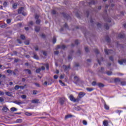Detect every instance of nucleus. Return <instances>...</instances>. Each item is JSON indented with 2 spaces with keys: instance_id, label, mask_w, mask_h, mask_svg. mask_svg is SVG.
Returning a JSON list of instances; mask_svg holds the SVG:
<instances>
[{
  "instance_id": "obj_1",
  "label": "nucleus",
  "mask_w": 126,
  "mask_h": 126,
  "mask_svg": "<svg viewBox=\"0 0 126 126\" xmlns=\"http://www.w3.org/2000/svg\"><path fill=\"white\" fill-rule=\"evenodd\" d=\"M80 79H79V77H78V76H75L74 77V83H75L76 84H78V83H79V81H80Z\"/></svg>"
},
{
  "instance_id": "obj_2",
  "label": "nucleus",
  "mask_w": 126,
  "mask_h": 126,
  "mask_svg": "<svg viewBox=\"0 0 126 126\" xmlns=\"http://www.w3.org/2000/svg\"><path fill=\"white\" fill-rule=\"evenodd\" d=\"M104 52L106 55H110V54H113V53L114 52L113 50H107L106 49H105Z\"/></svg>"
},
{
  "instance_id": "obj_3",
  "label": "nucleus",
  "mask_w": 126,
  "mask_h": 126,
  "mask_svg": "<svg viewBox=\"0 0 126 126\" xmlns=\"http://www.w3.org/2000/svg\"><path fill=\"white\" fill-rule=\"evenodd\" d=\"M84 96H85V93L82 92L79 93V94H78V97L80 99H81V98H82L83 97H84Z\"/></svg>"
},
{
  "instance_id": "obj_4",
  "label": "nucleus",
  "mask_w": 126,
  "mask_h": 126,
  "mask_svg": "<svg viewBox=\"0 0 126 126\" xmlns=\"http://www.w3.org/2000/svg\"><path fill=\"white\" fill-rule=\"evenodd\" d=\"M118 62L120 64H124V63H126V59H122V60H119Z\"/></svg>"
},
{
  "instance_id": "obj_5",
  "label": "nucleus",
  "mask_w": 126,
  "mask_h": 126,
  "mask_svg": "<svg viewBox=\"0 0 126 126\" xmlns=\"http://www.w3.org/2000/svg\"><path fill=\"white\" fill-rule=\"evenodd\" d=\"M66 47L64 45L57 46V49H65Z\"/></svg>"
},
{
  "instance_id": "obj_6",
  "label": "nucleus",
  "mask_w": 126,
  "mask_h": 126,
  "mask_svg": "<svg viewBox=\"0 0 126 126\" xmlns=\"http://www.w3.org/2000/svg\"><path fill=\"white\" fill-rule=\"evenodd\" d=\"M24 8L23 7H21L20 9L18 10V13L19 14H21L24 12Z\"/></svg>"
},
{
  "instance_id": "obj_7",
  "label": "nucleus",
  "mask_w": 126,
  "mask_h": 126,
  "mask_svg": "<svg viewBox=\"0 0 126 126\" xmlns=\"http://www.w3.org/2000/svg\"><path fill=\"white\" fill-rule=\"evenodd\" d=\"M13 103H14L15 104H17V105H21V104H23V102L21 101H14L13 102Z\"/></svg>"
},
{
  "instance_id": "obj_8",
  "label": "nucleus",
  "mask_w": 126,
  "mask_h": 126,
  "mask_svg": "<svg viewBox=\"0 0 126 126\" xmlns=\"http://www.w3.org/2000/svg\"><path fill=\"white\" fill-rule=\"evenodd\" d=\"M60 103L61 105H63L64 103V98H60Z\"/></svg>"
},
{
  "instance_id": "obj_9",
  "label": "nucleus",
  "mask_w": 126,
  "mask_h": 126,
  "mask_svg": "<svg viewBox=\"0 0 126 126\" xmlns=\"http://www.w3.org/2000/svg\"><path fill=\"white\" fill-rule=\"evenodd\" d=\"M70 101H71L72 102H74V100L75 99V98H74V96H73V95L72 94H71L69 97Z\"/></svg>"
},
{
  "instance_id": "obj_10",
  "label": "nucleus",
  "mask_w": 126,
  "mask_h": 126,
  "mask_svg": "<svg viewBox=\"0 0 126 126\" xmlns=\"http://www.w3.org/2000/svg\"><path fill=\"white\" fill-rule=\"evenodd\" d=\"M103 125L104 126H109V123L108 121L105 120L103 122Z\"/></svg>"
},
{
  "instance_id": "obj_11",
  "label": "nucleus",
  "mask_w": 126,
  "mask_h": 126,
  "mask_svg": "<svg viewBox=\"0 0 126 126\" xmlns=\"http://www.w3.org/2000/svg\"><path fill=\"white\" fill-rule=\"evenodd\" d=\"M97 86H98V87H99V88H103V87H104V86H105V85H104V84H103L101 83H98L97 84Z\"/></svg>"
},
{
  "instance_id": "obj_12",
  "label": "nucleus",
  "mask_w": 126,
  "mask_h": 126,
  "mask_svg": "<svg viewBox=\"0 0 126 126\" xmlns=\"http://www.w3.org/2000/svg\"><path fill=\"white\" fill-rule=\"evenodd\" d=\"M5 94L7 95V96H12V93L10 92H5Z\"/></svg>"
},
{
  "instance_id": "obj_13",
  "label": "nucleus",
  "mask_w": 126,
  "mask_h": 126,
  "mask_svg": "<svg viewBox=\"0 0 126 126\" xmlns=\"http://www.w3.org/2000/svg\"><path fill=\"white\" fill-rule=\"evenodd\" d=\"M97 3V1L92 0L90 2H89V4H95V3Z\"/></svg>"
},
{
  "instance_id": "obj_14",
  "label": "nucleus",
  "mask_w": 126,
  "mask_h": 126,
  "mask_svg": "<svg viewBox=\"0 0 126 126\" xmlns=\"http://www.w3.org/2000/svg\"><path fill=\"white\" fill-rule=\"evenodd\" d=\"M63 67L65 69V70H68V69H69L70 66L69 65H68V66L63 65Z\"/></svg>"
},
{
  "instance_id": "obj_15",
  "label": "nucleus",
  "mask_w": 126,
  "mask_h": 126,
  "mask_svg": "<svg viewBox=\"0 0 126 126\" xmlns=\"http://www.w3.org/2000/svg\"><path fill=\"white\" fill-rule=\"evenodd\" d=\"M104 107L105 110H109V109H110V107H109V106H108L106 103H104Z\"/></svg>"
},
{
  "instance_id": "obj_16",
  "label": "nucleus",
  "mask_w": 126,
  "mask_h": 126,
  "mask_svg": "<svg viewBox=\"0 0 126 126\" xmlns=\"http://www.w3.org/2000/svg\"><path fill=\"white\" fill-rule=\"evenodd\" d=\"M39 102V100L38 99H33L32 100V102L33 103V104H36Z\"/></svg>"
},
{
  "instance_id": "obj_17",
  "label": "nucleus",
  "mask_w": 126,
  "mask_h": 126,
  "mask_svg": "<svg viewBox=\"0 0 126 126\" xmlns=\"http://www.w3.org/2000/svg\"><path fill=\"white\" fill-rule=\"evenodd\" d=\"M86 90H87V91H89V92H91V91H93L94 89L92 88H87Z\"/></svg>"
},
{
  "instance_id": "obj_18",
  "label": "nucleus",
  "mask_w": 126,
  "mask_h": 126,
  "mask_svg": "<svg viewBox=\"0 0 126 126\" xmlns=\"http://www.w3.org/2000/svg\"><path fill=\"white\" fill-rule=\"evenodd\" d=\"M2 111H4V112H7L8 111V108L6 106H4L2 108Z\"/></svg>"
},
{
  "instance_id": "obj_19",
  "label": "nucleus",
  "mask_w": 126,
  "mask_h": 126,
  "mask_svg": "<svg viewBox=\"0 0 126 126\" xmlns=\"http://www.w3.org/2000/svg\"><path fill=\"white\" fill-rule=\"evenodd\" d=\"M16 123H17L18 124H20V123H22V119H17L16 121Z\"/></svg>"
},
{
  "instance_id": "obj_20",
  "label": "nucleus",
  "mask_w": 126,
  "mask_h": 126,
  "mask_svg": "<svg viewBox=\"0 0 126 126\" xmlns=\"http://www.w3.org/2000/svg\"><path fill=\"white\" fill-rule=\"evenodd\" d=\"M33 58L35 59V60H39V57L37 56V54L35 53L33 54Z\"/></svg>"
},
{
  "instance_id": "obj_21",
  "label": "nucleus",
  "mask_w": 126,
  "mask_h": 126,
  "mask_svg": "<svg viewBox=\"0 0 126 126\" xmlns=\"http://www.w3.org/2000/svg\"><path fill=\"white\" fill-rule=\"evenodd\" d=\"M35 31H36V32H39V31H40V27H35Z\"/></svg>"
},
{
  "instance_id": "obj_22",
  "label": "nucleus",
  "mask_w": 126,
  "mask_h": 126,
  "mask_svg": "<svg viewBox=\"0 0 126 126\" xmlns=\"http://www.w3.org/2000/svg\"><path fill=\"white\" fill-rule=\"evenodd\" d=\"M118 37L119 38H124V37H125V34H122V33H120L118 35Z\"/></svg>"
},
{
  "instance_id": "obj_23",
  "label": "nucleus",
  "mask_w": 126,
  "mask_h": 126,
  "mask_svg": "<svg viewBox=\"0 0 126 126\" xmlns=\"http://www.w3.org/2000/svg\"><path fill=\"white\" fill-rule=\"evenodd\" d=\"M11 112H15V111H17V109H16L15 107H12L11 108Z\"/></svg>"
},
{
  "instance_id": "obj_24",
  "label": "nucleus",
  "mask_w": 126,
  "mask_h": 126,
  "mask_svg": "<svg viewBox=\"0 0 126 126\" xmlns=\"http://www.w3.org/2000/svg\"><path fill=\"white\" fill-rule=\"evenodd\" d=\"M25 114L26 116H28V117L32 116V114L29 112H26Z\"/></svg>"
},
{
  "instance_id": "obj_25",
  "label": "nucleus",
  "mask_w": 126,
  "mask_h": 126,
  "mask_svg": "<svg viewBox=\"0 0 126 126\" xmlns=\"http://www.w3.org/2000/svg\"><path fill=\"white\" fill-rule=\"evenodd\" d=\"M56 42H57V38L54 36L53 39V44H56Z\"/></svg>"
},
{
  "instance_id": "obj_26",
  "label": "nucleus",
  "mask_w": 126,
  "mask_h": 126,
  "mask_svg": "<svg viewBox=\"0 0 126 126\" xmlns=\"http://www.w3.org/2000/svg\"><path fill=\"white\" fill-rule=\"evenodd\" d=\"M80 100V98L78 97L77 98H75L74 102H79Z\"/></svg>"
},
{
  "instance_id": "obj_27",
  "label": "nucleus",
  "mask_w": 126,
  "mask_h": 126,
  "mask_svg": "<svg viewBox=\"0 0 126 126\" xmlns=\"http://www.w3.org/2000/svg\"><path fill=\"white\" fill-rule=\"evenodd\" d=\"M72 116L71 115H67L65 117V119H68L69 118H71Z\"/></svg>"
},
{
  "instance_id": "obj_28",
  "label": "nucleus",
  "mask_w": 126,
  "mask_h": 126,
  "mask_svg": "<svg viewBox=\"0 0 126 126\" xmlns=\"http://www.w3.org/2000/svg\"><path fill=\"white\" fill-rule=\"evenodd\" d=\"M59 82L61 84V85L62 86H65V85L64 84V83H63V81H62V80H59Z\"/></svg>"
},
{
  "instance_id": "obj_29",
  "label": "nucleus",
  "mask_w": 126,
  "mask_h": 126,
  "mask_svg": "<svg viewBox=\"0 0 126 126\" xmlns=\"http://www.w3.org/2000/svg\"><path fill=\"white\" fill-rule=\"evenodd\" d=\"M106 74L107 75H112V72L108 71L107 72H106Z\"/></svg>"
},
{
  "instance_id": "obj_30",
  "label": "nucleus",
  "mask_w": 126,
  "mask_h": 126,
  "mask_svg": "<svg viewBox=\"0 0 126 126\" xmlns=\"http://www.w3.org/2000/svg\"><path fill=\"white\" fill-rule=\"evenodd\" d=\"M20 38L21 39H22V40H24V39H25V36H24V35L22 34L20 36Z\"/></svg>"
},
{
  "instance_id": "obj_31",
  "label": "nucleus",
  "mask_w": 126,
  "mask_h": 126,
  "mask_svg": "<svg viewBox=\"0 0 126 126\" xmlns=\"http://www.w3.org/2000/svg\"><path fill=\"white\" fill-rule=\"evenodd\" d=\"M14 89H15V90H18V89H19V86H18V85L15 86Z\"/></svg>"
},
{
  "instance_id": "obj_32",
  "label": "nucleus",
  "mask_w": 126,
  "mask_h": 126,
  "mask_svg": "<svg viewBox=\"0 0 126 126\" xmlns=\"http://www.w3.org/2000/svg\"><path fill=\"white\" fill-rule=\"evenodd\" d=\"M106 21H107V22H111V19H110V18L107 17L106 19H105Z\"/></svg>"
},
{
  "instance_id": "obj_33",
  "label": "nucleus",
  "mask_w": 126,
  "mask_h": 126,
  "mask_svg": "<svg viewBox=\"0 0 126 126\" xmlns=\"http://www.w3.org/2000/svg\"><path fill=\"white\" fill-rule=\"evenodd\" d=\"M25 71H27L29 74H31V71L29 69L25 70Z\"/></svg>"
},
{
  "instance_id": "obj_34",
  "label": "nucleus",
  "mask_w": 126,
  "mask_h": 126,
  "mask_svg": "<svg viewBox=\"0 0 126 126\" xmlns=\"http://www.w3.org/2000/svg\"><path fill=\"white\" fill-rule=\"evenodd\" d=\"M6 22H7V24H9V23H10V22H11V20H10V19H8L6 20Z\"/></svg>"
},
{
  "instance_id": "obj_35",
  "label": "nucleus",
  "mask_w": 126,
  "mask_h": 126,
  "mask_svg": "<svg viewBox=\"0 0 126 126\" xmlns=\"http://www.w3.org/2000/svg\"><path fill=\"white\" fill-rule=\"evenodd\" d=\"M40 22H41V21L39 19H37L36 21V24H40Z\"/></svg>"
},
{
  "instance_id": "obj_36",
  "label": "nucleus",
  "mask_w": 126,
  "mask_h": 126,
  "mask_svg": "<svg viewBox=\"0 0 126 126\" xmlns=\"http://www.w3.org/2000/svg\"><path fill=\"white\" fill-rule=\"evenodd\" d=\"M104 27L106 28V29H107V30H109V27L108 24L105 25Z\"/></svg>"
},
{
  "instance_id": "obj_37",
  "label": "nucleus",
  "mask_w": 126,
  "mask_h": 126,
  "mask_svg": "<svg viewBox=\"0 0 126 126\" xmlns=\"http://www.w3.org/2000/svg\"><path fill=\"white\" fill-rule=\"evenodd\" d=\"M83 124L84 125V126H87V122L85 120H84L83 121Z\"/></svg>"
},
{
  "instance_id": "obj_38",
  "label": "nucleus",
  "mask_w": 126,
  "mask_h": 126,
  "mask_svg": "<svg viewBox=\"0 0 126 126\" xmlns=\"http://www.w3.org/2000/svg\"><path fill=\"white\" fill-rule=\"evenodd\" d=\"M41 71V68H38L36 70V72L39 73Z\"/></svg>"
},
{
  "instance_id": "obj_39",
  "label": "nucleus",
  "mask_w": 126,
  "mask_h": 126,
  "mask_svg": "<svg viewBox=\"0 0 126 126\" xmlns=\"http://www.w3.org/2000/svg\"><path fill=\"white\" fill-rule=\"evenodd\" d=\"M92 84L93 86H95V85H97V83H96L95 81H94L92 82Z\"/></svg>"
},
{
  "instance_id": "obj_40",
  "label": "nucleus",
  "mask_w": 126,
  "mask_h": 126,
  "mask_svg": "<svg viewBox=\"0 0 126 126\" xmlns=\"http://www.w3.org/2000/svg\"><path fill=\"white\" fill-rule=\"evenodd\" d=\"M17 7V4L16 3H14L13 4V8H16Z\"/></svg>"
},
{
  "instance_id": "obj_41",
  "label": "nucleus",
  "mask_w": 126,
  "mask_h": 126,
  "mask_svg": "<svg viewBox=\"0 0 126 126\" xmlns=\"http://www.w3.org/2000/svg\"><path fill=\"white\" fill-rule=\"evenodd\" d=\"M120 79L119 78H117L116 79H115V82H119V81H120Z\"/></svg>"
},
{
  "instance_id": "obj_42",
  "label": "nucleus",
  "mask_w": 126,
  "mask_h": 126,
  "mask_svg": "<svg viewBox=\"0 0 126 126\" xmlns=\"http://www.w3.org/2000/svg\"><path fill=\"white\" fill-rule=\"evenodd\" d=\"M26 86V85H25V86H19V88H20V89H24V87H25Z\"/></svg>"
},
{
  "instance_id": "obj_43",
  "label": "nucleus",
  "mask_w": 126,
  "mask_h": 126,
  "mask_svg": "<svg viewBox=\"0 0 126 126\" xmlns=\"http://www.w3.org/2000/svg\"><path fill=\"white\" fill-rule=\"evenodd\" d=\"M21 98L22 99H26V95H24V94H23L21 96Z\"/></svg>"
},
{
  "instance_id": "obj_44",
  "label": "nucleus",
  "mask_w": 126,
  "mask_h": 126,
  "mask_svg": "<svg viewBox=\"0 0 126 126\" xmlns=\"http://www.w3.org/2000/svg\"><path fill=\"white\" fill-rule=\"evenodd\" d=\"M0 95L3 96V95H4V93L1 91H0Z\"/></svg>"
},
{
  "instance_id": "obj_45",
  "label": "nucleus",
  "mask_w": 126,
  "mask_h": 126,
  "mask_svg": "<svg viewBox=\"0 0 126 126\" xmlns=\"http://www.w3.org/2000/svg\"><path fill=\"white\" fill-rule=\"evenodd\" d=\"M25 45H29V40H27L25 42Z\"/></svg>"
},
{
  "instance_id": "obj_46",
  "label": "nucleus",
  "mask_w": 126,
  "mask_h": 126,
  "mask_svg": "<svg viewBox=\"0 0 126 126\" xmlns=\"http://www.w3.org/2000/svg\"><path fill=\"white\" fill-rule=\"evenodd\" d=\"M32 93L33 95H36L37 94V91H35V90L33 91Z\"/></svg>"
},
{
  "instance_id": "obj_47",
  "label": "nucleus",
  "mask_w": 126,
  "mask_h": 126,
  "mask_svg": "<svg viewBox=\"0 0 126 126\" xmlns=\"http://www.w3.org/2000/svg\"><path fill=\"white\" fill-rule=\"evenodd\" d=\"M106 41H107V42H110V38L109 37V36L106 37Z\"/></svg>"
},
{
  "instance_id": "obj_48",
  "label": "nucleus",
  "mask_w": 126,
  "mask_h": 126,
  "mask_svg": "<svg viewBox=\"0 0 126 126\" xmlns=\"http://www.w3.org/2000/svg\"><path fill=\"white\" fill-rule=\"evenodd\" d=\"M7 73H11L12 72V71L9 69L7 70Z\"/></svg>"
},
{
  "instance_id": "obj_49",
  "label": "nucleus",
  "mask_w": 126,
  "mask_h": 126,
  "mask_svg": "<svg viewBox=\"0 0 126 126\" xmlns=\"http://www.w3.org/2000/svg\"><path fill=\"white\" fill-rule=\"evenodd\" d=\"M45 66L46 67V69H47V70H48V69H49V64H46Z\"/></svg>"
},
{
  "instance_id": "obj_50",
  "label": "nucleus",
  "mask_w": 126,
  "mask_h": 126,
  "mask_svg": "<svg viewBox=\"0 0 126 126\" xmlns=\"http://www.w3.org/2000/svg\"><path fill=\"white\" fill-rule=\"evenodd\" d=\"M121 85H123V86H124V85H126V82H121Z\"/></svg>"
},
{
  "instance_id": "obj_51",
  "label": "nucleus",
  "mask_w": 126,
  "mask_h": 126,
  "mask_svg": "<svg viewBox=\"0 0 126 126\" xmlns=\"http://www.w3.org/2000/svg\"><path fill=\"white\" fill-rule=\"evenodd\" d=\"M22 14L23 15H24V16H25L26 15H27V13H26V12H23L22 13Z\"/></svg>"
},
{
  "instance_id": "obj_52",
  "label": "nucleus",
  "mask_w": 126,
  "mask_h": 126,
  "mask_svg": "<svg viewBox=\"0 0 126 126\" xmlns=\"http://www.w3.org/2000/svg\"><path fill=\"white\" fill-rule=\"evenodd\" d=\"M4 101V99H3V98L0 97V102H3Z\"/></svg>"
},
{
  "instance_id": "obj_53",
  "label": "nucleus",
  "mask_w": 126,
  "mask_h": 126,
  "mask_svg": "<svg viewBox=\"0 0 126 126\" xmlns=\"http://www.w3.org/2000/svg\"><path fill=\"white\" fill-rule=\"evenodd\" d=\"M3 5L4 6H6L7 5V2H6V1L4 2Z\"/></svg>"
},
{
  "instance_id": "obj_54",
  "label": "nucleus",
  "mask_w": 126,
  "mask_h": 126,
  "mask_svg": "<svg viewBox=\"0 0 126 126\" xmlns=\"http://www.w3.org/2000/svg\"><path fill=\"white\" fill-rule=\"evenodd\" d=\"M35 19H36V20H38V19L39 18V15H36L35 16Z\"/></svg>"
},
{
  "instance_id": "obj_55",
  "label": "nucleus",
  "mask_w": 126,
  "mask_h": 126,
  "mask_svg": "<svg viewBox=\"0 0 126 126\" xmlns=\"http://www.w3.org/2000/svg\"><path fill=\"white\" fill-rule=\"evenodd\" d=\"M78 43H79V42H78V40H76L75 41V45H78Z\"/></svg>"
},
{
  "instance_id": "obj_56",
  "label": "nucleus",
  "mask_w": 126,
  "mask_h": 126,
  "mask_svg": "<svg viewBox=\"0 0 126 126\" xmlns=\"http://www.w3.org/2000/svg\"><path fill=\"white\" fill-rule=\"evenodd\" d=\"M34 49H35V51H38L39 50V48H38V46L34 47Z\"/></svg>"
},
{
  "instance_id": "obj_57",
  "label": "nucleus",
  "mask_w": 126,
  "mask_h": 126,
  "mask_svg": "<svg viewBox=\"0 0 126 126\" xmlns=\"http://www.w3.org/2000/svg\"><path fill=\"white\" fill-rule=\"evenodd\" d=\"M43 54L44 55V56H47V52L43 51Z\"/></svg>"
},
{
  "instance_id": "obj_58",
  "label": "nucleus",
  "mask_w": 126,
  "mask_h": 126,
  "mask_svg": "<svg viewBox=\"0 0 126 126\" xmlns=\"http://www.w3.org/2000/svg\"><path fill=\"white\" fill-rule=\"evenodd\" d=\"M54 79H58V75H55L54 76Z\"/></svg>"
},
{
  "instance_id": "obj_59",
  "label": "nucleus",
  "mask_w": 126,
  "mask_h": 126,
  "mask_svg": "<svg viewBox=\"0 0 126 126\" xmlns=\"http://www.w3.org/2000/svg\"><path fill=\"white\" fill-rule=\"evenodd\" d=\"M109 60H110V61H114V58L113 57H110L109 58Z\"/></svg>"
},
{
  "instance_id": "obj_60",
  "label": "nucleus",
  "mask_w": 126,
  "mask_h": 126,
  "mask_svg": "<svg viewBox=\"0 0 126 126\" xmlns=\"http://www.w3.org/2000/svg\"><path fill=\"white\" fill-rule=\"evenodd\" d=\"M95 53H96V54H98L99 53V51L98 50V49H95L94 50Z\"/></svg>"
},
{
  "instance_id": "obj_61",
  "label": "nucleus",
  "mask_w": 126,
  "mask_h": 126,
  "mask_svg": "<svg viewBox=\"0 0 126 126\" xmlns=\"http://www.w3.org/2000/svg\"><path fill=\"white\" fill-rule=\"evenodd\" d=\"M85 50L86 52H88V51H89L88 47H85Z\"/></svg>"
},
{
  "instance_id": "obj_62",
  "label": "nucleus",
  "mask_w": 126,
  "mask_h": 126,
  "mask_svg": "<svg viewBox=\"0 0 126 126\" xmlns=\"http://www.w3.org/2000/svg\"><path fill=\"white\" fill-rule=\"evenodd\" d=\"M55 55H59V51H55L54 52Z\"/></svg>"
},
{
  "instance_id": "obj_63",
  "label": "nucleus",
  "mask_w": 126,
  "mask_h": 126,
  "mask_svg": "<svg viewBox=\"0 0 126 126\" xmlns=\"http://www.w3.org/2000/svg\"><path fill=\"white\" fill-rule=\"evenodd\" d=\"M52 14H56V11H55V10H53L52 11Z\"/></svg>"
},
{
  "instance_id": "obj_64",
  "label": "nucleus",
  "mask_w": 126,
  "mask_h": 126,
  "mask_svg": "<svg viewBox=\"0 0 126 126\" xmlns=\"http://www.w3.org/2000/svg\"><path fill=\"white\" fill-rule=\"evenodd\" d=\"M32 24H33V22L32 21L30 22V23H29L30 25H32Z\"/></svg>"
}]
</instances>
